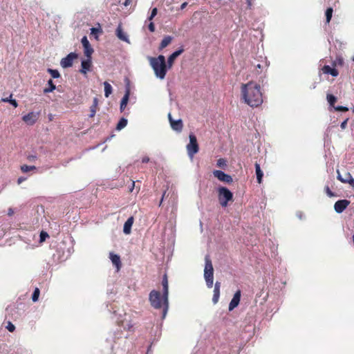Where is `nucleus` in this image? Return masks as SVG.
Wrapping results in <instances>:
<instances>
[{"instance_id": "nucleus-38", "label": "nucleus", "mask_w": 354, "mask_h": 354, "mask_svg": "<svg viewBox=\"0 0 354 354\" xmlns=\"http://www.w3.org/2000/svg\"><path fill=\"white\" fill-rule=\"evenodd\" d=\"M333 109H335V111L340 112H346L348 111V108L344 106H333Z\"/></svg>"}, {"instance_id": "nucleus-17", "label": "nucleus", "mask_w": 354, "mask_h": 354, "mask_svg": "<svg viewBox=\"0 0 354 354\" xmlns=\"http://www.w3.org/2000/svg\"><path fill=\"white\" fill-rule=\"evenodd\" d=\"M214 286V294L212 297V303L216 304L220 297V288L221 283L216 281Z\"/></svg>"}, {"instance_id": "nucleus-48", "label": "nucleus", "mask_w": 354, "mask_h": 354, "mask_svg": "<svg viewBox=\"0 0 354 354\" xmlns=\"http://www.w3.org/2000/svg\"><path fill=\"white\" fill-rule=\"evenodd\" d=\"M28 159L30 161H33V160H35V159H37V156H35V155H30V156H28Z\"/></svg>"}, {"instance_id": "nucleus-33", "label": "nucleus", "mask_w": 354, "mask_h": 354, "mask_svg": "<svg viewBox=\"0 0 354 354\" xmlns=\"http://www.w3.org/2000/svg\"><path fill=\"white\" fill-rule=\"evenodd\" d=\"M333 10L332 8H328L325 12L326 15V22L328 24L330 21L331 20L332 16H333Z\"/></svg>"}, {"instance_id": "nucleus-9", "label": "nucleus", "mask_w": 354, "mask_h": 354, "mask_svg": "<svg viewBox=\"0 0 354 354\" xmlns=\"http://www.w3.org/2000/svg\"><path fill=\"white\" fill-rule=\"evenodd\" d=\"M213 175L221 182L227 183H232L233 182L232 177L221 170H214Z\"/></svg>"}, {"instance_id": "nucleus-8", "label": "nucleus", "mask_w": 354, "mask_h": 354, "mask_svg": "<svg viewBox=\"0 0 354 354\" xmlns=\"http://www.w3.org/2000/svg\"><path fill=\"white\" fill-rule=\"evenodd\" d=\"M77 57L78 55L76 53H70L65 57L62 59L60 62V65L64 68L71 67L73 66V60L77 58Z\"/></svg>"}, {"instance_id": "nucleus-6", "label": "nucleus", "mask_w": 354, "mask_h": 354, "mask_svg": "<svg viewBox=\"0 0 354 354\" xmlns=\"http://www.w3.org/2000/svg\"><path fill=\"white\" fill-rule=\"evenodd\" d=\"M149 301L150 305L154 309L162 308L164 310V304L162 301V294L161 295L158 290H152L149 295Z\"/></svg>"}, {"instance_id": "nucleus-50", "label": "nucleus", "mask_w": 354, "mask_h": 354, "mask_svg": "<svg viewBox=\"0 0 354 354\" xmlns=\"http://www.w3.org/2000/svg\"><path fill=\"white\" fill-rule=\"evenodd\" d=\"M187 6V2H184V3H183L181 4L180 9V10H183L184 8H186Z\"/></svg>"}, {"instance_id": "nucleus-25", "label": "nucleus", "mask_w": 354, "mask_h": 354, "mask_svg": "<svg viewBox=\"0 0 354 354\" xmlns=\"http://www.w3.org/2000/svg\"><path fill=\"white\" fill-rule=\"evenodd\" d=\"M173 37L171 36L167 35L165 36L162 40L161 41L159 46V49L162 50L167 47L172 41Z\"/></svg>"}, {"instance_id": "nucleus-43", "label": "nucleus", "mask_w": 354, "mask_h": 354, "mask_svg": "<svg viewBox=\"0 0 354 354\" xmlns=\"http://www.w3.org/2000/svg\"><path fill=\"white\" fill-rule=\"evenodd\" d=\"M325 192L329 197H333L335 196L334 193L330 189L328 186L325 187Z\"/></svg>"}, {"instance_id": "nucleus-15", "label": "nucleus", "mask_w": 354, "mask_h": 354, "mask_svg": "<svg viewBox=\"0 0 354 354\" xmlns=\"http://www.w3.org/2000/svg\"><path fill=\"white\" fill-rule=\"evenodd\" d=\"M337 179L344 183H348L351 187H354V178L351 176L350 173H346L345 174V178H343L342 175L340 174L339 170H337Z\"/></svg>"}, {"instance_id": "nucleus-52", "label": "nucleus", "mask_w": 354, "mask_h": 354, "mask_svg": "<svg viewBox=\"0 0 354 354\" xmlns=\"http://www.w3.org/2000/svg\"><path fill=\"white\" fill-rule=\"evenodd\" d=\"M13 213H14L13 209H12V208H10V209H8V214L9 216H11V215H12V214H13Z\"/></svg>"}, {"instance_id": "nucleus-47", "label": "nucleus", "mask_w": 354, "mask_h": 354, "mask_svg": "<svg viewBox=\"0 0 354 354\" xmlns=\"http://www.w3.org/2000/svg\"><path fill=\"white\" fill-rule=\"evenodd\" d=\"M148 162H149V158L148 156H145L142 158V163H147Z\"/></svg>"}, {"instance_id": "nucleus-2", "label": "nucleus", "mask_w": 354, "mask_h": 354, "mask_svg": "<svg viewBox=\"0 0 354 354\" xmlns=\"http://www.w3.org/2000/svg\"><path fill=\"white\" fill-rule=\"evenodd\" d=\"M203 277L207 287L208 288H212L214 285V268L209 254H206L205 257Z\"/></svg>"}, {"instance_id": "nucleus-19", "label": "nucleus", "mask_w": 354, "mask_h": 354, "mask_svg": "<svg viewBox=\"0 0 354 354\" xmlns=\"http://www.w3.org/2000/svg\"><path fill=\"white\" fill-rule=\"evenodd\" d=\"M170 125H171V129L174 131H176L177 132L182 131L183 124V121L181 119H178V120H176L174 119H171L170 120Z\"/></svg>"}, {"instance_id": "nucleus-13", "label": "nucleus", "mask_w": 354, "mask_h": 354, "mask_svg": "<svg viewBox=\"0 0 354 354\" xmlns=\"http://www.w3.org/2000/svg\"><path fill=\"white\" fill-rule=\"evenodd\" d=\"M350 201L346 199L338 200L334 205V209L337 213H342L349 205Z\"/></svg>"}, {"instance_id": "nucleus-5", "label": "nucleus", "mask_w": 354, "mask_h": 354, "mask_svg": "<svg viewBox=\"0 0 354 354\" xmlns=\"http://www.w3.org/2000/svg\"><path fill=\"white\" fill-rule=\"evenodd\" d=\"M218 198L222 207H226L233 200V193L226 187H218Z\"/></svg>"}, {"instance_id": "nucleus-49", "label": "nucleus", "mask_w": 354, "mask_h": 354, "mask_svg": "<svg viewBox=\"0 0 354 354\" xmlns=\"http://www.w3.org/2000/svg\"><path fill=\"white\" fill-rule=\"evenodd\" d=\"M26 180V178H24V177H19L17 180V183L18 184H20L24 180Z\"/></svg>"}, {"instance_id": "nucleus-40", "label": "nucleus", "mask_w": 354, "mask_h": 354, "mask_svg": "<svg viewBox=\"0 0 354 354\" xmlns=\"http://www.w3.org/2000/svg\"><path fill=\"white\" fill-rule=\"evenodd\" d=\"M154 59H156V62L158 64H166L165 57L162 55H158V57H154Z\"/></svg>"}, {"instance_id": "nucleus-7", "label": "nucleus", "mask_w": 354, "mask_h": 354, "mask_svg": "<svg viewBox=\"0 0 354 354\" xmlns=\"http://www.w3.org/2000/svg\"><path fill=\"white\" fill-rule=\"evenodd\" d=\"M198 145L196 137L194 134L189 135V142L187 145V154L192 158L198 151Z\"/></svg>"}, {"instance_id": "nucleus-42", "label": "nucleus", "mask_w": 354, "mask_h": 354, "mask_svg": "<svg viewBox=\"0 0 354 354\" xmlns=\"http://www.w3.org/2000/svg\"><path fill=\"white\" fill-rule=\"evenodd\" d=\"M6 328L10 332H13L15 330V326L10 322H8V325L6 326Z\"/></svg>"}, {"instance_id": "nucleus-23", "label": "nucleus", "mask_w": 354, "mask_h": 354, "mask_svg": "<svg viewBox=\"0 0 354 354\" xmlns=\"http://www.w3.org/2000/svg\"><path fill=\"white\" fill-rule=\"evenodd\" d=\"M47 87H46L43 92L44 93H50L54 91L55 89H57L56 85L54 84L53 80L52 79H50L47 82ZM57 90L59 91V87H57Z\"/></svg>"}, {"instance_id": "nucleus-53", "label": "nucleus", "mask_w": 354, "mask_h": 354, "mask_svg": "<svg viewBox=\"0 0 354 354\" xmlns=\"http://www.w3.org/2000/svg\"><path fill=\"white\" fill-rule=\"evenodd\" d=\"M165 194H166V192H165L163 193L162 196V198H161V200H160V201L159 206H160V205H161V204H162V201H163L164 197H165Z\"/></svg>"}, {"instance_id": "nucleus-39", "label": "nucleus", "mask_w": 354, "mask_h": 354, "mask_svg": "<svg viewBox=\"0 0 354 354\" xmlns=\"http://www.w3.org/2000/svg\"><path fill=\"white\" fill-rule=\"evenodd\" d=\"M157 13H158L157 8H153L151 10L150 15L148 17V20L151 21L156 16Z\"/></svg>"}, {"instance_id": "nucleus-51", "label": "nucleus", "mask_w": 354, "mask_h": 354, "mask_svg": "<svg viewBox=\"0 0 354 354\" xmlns=\"http://www.w3.org/2000/svg\"><path fill=\"white\" fill-rule=\"evenodd\" d=\"M134 221V217L133 216H130L129 217H128L126 220V221Z\"/></svg>"}, {"instance_id": "nucleus-60", "label": "nucleus", "mask_w": 354, "mask_h": 354, "mask_svg": "<svg viewBox=\"0 0 354 354\" xmlns=\"http://www.w3.org/2000/svg\"><path fill=\"white\" fill-rule=\"evenodd\" d=\"M352 60L354 62V57L352 58Z\"/></svg>"}, {"instance_id": "nucleus-32", "label": "nucleus", "mask_w": 354, "mask_h": 354, "mask_svg": "<svg viewBox=\"0 0 354 354\" xmlns=\"http://www.w3.org/2000/svg\"><path fill=\"white\" fill-rule=\"evenodd\" d=\"M47 72L50 74L52 78L57 79L60 77V73L58 70L53 69L50 68H47Z\"/></svg>"}, {"instance_id": "nucleus-54", "label": "nucleus", "mask_w": 354, "mask_h": 354, "mask_svg": "<svg viewBox=\"0 0 354 354\" xmlns=\"http://www.w3.org/2000/svg\"><path fill=\"white\" fill-rule=\"evenodd\" d=\"M247 3H248V7L250 8V6L252 5L251 0H247Z\"/></svg>"}, {"instance_id": "nucleus-30", "label": "nucleus", "mask_w": 354, "mask_h": 354, "mask_svg": "<svg viewBox=\"0 0 354 354\" xmlns=\"http://www.w3.org/2000/svg\"><path fill=\"white\" fill-rule=\"evenodd\" d=\"M2 101L4 102H9L15 108L18 106V103L15 99H12V95H10L8 97L2 98Z\"/></svg>"}, {"instance_id": "nucleus-61", "label": "nucleus", "mask_w": 354, "mask_h": 354, "mask_svg": "<svg viewBox=\"0 0 354 354\" xmlns=\"http://www.w3.org/2000/svg\"><path fill=\"white\" fill-rule=\"evenodd\" d=\"M353 113H354V107H353Z\"/></svg>"}, {"instance_id": "nucleus-34", "label": "nucleus", "mask_w": 354, "mask_h": 354, "mask_svg": "<svg viewBox=\"0 0 354 354\" xmlns=\"http://www.w3.org/2000/svg\"><path fill=\"white\" fill-rule=\"evenodd\" d=\"M133 224V223H124L123 232L125 234H129L131 233Z\"/></svg>"}, {"instance_id": "nucleus-56", "label": "nucleus", "mask_w": 354, "mask_h": 354, "mask_svg": "<svg viewBox=\"0 0 354 354\" xmlns=\"http://www.w3.org/2000/svg\"><path fill=\"white\" fill-rule=\"evenodd\" d=\"M128 4H129V0H126V1L124 3V5L125 6H128Z\"/></svg>"}, {"instance_id": "nucleus-37", "label": "nucleus", "mask_w": 354, "mask_h": 354, "mask_svg": "<svg viewBox=\"0 0 354 354\" xmlns=\"http://www.w3.org/2000/svg\"><path fill=\"white\" fill-rule=\"evenodd\" d=\"M216 165L219 167H225L227 166V161L224 158H219L217 160Z\"/></svg>"}, {"instance_id": "nucleus-1", "label": "nucleus", "mask_w": 354, "mask_h": 354, "mask_svg": "<svg viewBox=\"0 0 354 354\" xmlns=\"http://www.w3.org/2000/svg\"><path fill=\"white\" fill-rule=\"evenodd\" d=\"M260 86L250 82L241 86V95L244 102L252 107H257L263 102Z\"/></svg>"}, {"instance_id": "nucleus-20", "label": "nucleus", "mask_w": 354, "mask_h": 354, "mask_svg": "<svg viewBox=\"0 0 354 354\" xmlns=\"http://www.w3.org/2000/svg\"><path fill=\"white\" fill-rule=\"evenodd\" d=\"M109 258H110L112 263L117 268V270H120L121 266H122L120 257L118 254H115L113 252H110L109 253Z\"/></svg>"}, {"instance_id": "nucleus-22", "label": "nucleus", "mask_w": 354, "mask_h": 354, "mask_svg": "<svg viewBox=\"0 0 354 354\" xmlns=\"http://www.w3.org/2000/svg\"><path fill=\"white\" fill-rule=\"evenodd\" d=\"M322 71L325 74L330 75L333 77H337L339 75L338 71L335 68H332L329 65H324L322 68Z\"/></svg>"}, {"instance_id": "nucleus-57", "label": "nucleus", "mask_w": 354, "mask_h": 354, "mask_svg": "<svg viewBox=\"0 0 354 354\" xmlns=\"http://www.w3.org/2000/svg\"><path fill=\"white\" fill-rule=\"evenodd\" d=\"M168 118H169V121H170V120H171V119H173V118H171V113H169V114H168Z\"/></svg>"}, {"instance_id": "nucleus-27", "label": "nucleus", "mask_w": 354, "mask_h": 354, "mask_svg": "<svg viewBox=\"0 0 354 354\" xmlns=\"http://www.w3.org/2000/svg\"><path fill=\"white\" fill-rule=\"evenodd\" d=\"M127 123H128V120L127 118H120L116 125L115 129L117 131L122 130L123 128H124L127 125Z\"/></svg>"}, {"instance_id": "nucleus-11", "label": "nucleus", "mask_w": 354, "mask_h": 354, "mask_svg": "<svg viewBox=\"0 0 354 354\" xmlns=\"http://www.w3.org/2000/svg\"><path fill=\"white\" fill-rule=\"evenodd\" d=\"M39 118V113L30 112L22 117V120L28 125H33Z\"/></svg>"}, {"instance_id": "nucleus-44", "label": "nucleus", "mask_w": 354, "mask_h": 354, "mask_svg": "<svg viewBox=\"0 0 354 354\" xmlns=\"http://www.w3.org/2000/svg\"><path fill=\"white\" fill-rule=\"evenodd\" d=\"M148 28H149V31L151 32H153L155 31V29H156L155 28V25H154V24L152 21H151L149 24Z\"/></svg>"}, {"instance_id": "nucleus-59", "label": "nucleus", "mask_w": 354, "mask_h": 354, "mask_svg": "<svg viewBox=\"0 0 354 354\" xmlns=\"http://www.w3.org/2000/svg\"><path fill=\"white\" fill-rule=\"evenodd\" d=\"M112 137H113V135H112L111 136H109V138H108L106 139V140H110Z\"/></svg>"}, {"instance_id": "nucleus-14", "label": "nucleus", "mask_w": 354, "mask_h": 354, "mask_svg": "<svg viewBox=\"0 0 354 354\" xmlns=\"http://www.w3.org/2000/svg\"><path fill=\"white\" fill-rule=\"evenodd\" d=\"M184 48L183 46L180 47L178 50L173 52L167 58V65L168 68H170L173 64L174 60L180 55L184 52Z\"/></svg>"}, {"instance_id": "nucleus-24", "label": "nucleus", "mask_w": 354, "mask_h": 354, "mask_svg": "<svg viewBox=\"0 0 354 354\" xmlns=\"http://www.w3.org/2000/svg\"><path fill=\"white\" fill-rule=\"evenodd\" d=\"M255 172L257 176V180L258 183H261L262 182L263 173L261 169L260 165L258 163L255 164Z\"/></svg>"}, {"instance_id": "nucleus-29", "label": "nucleus", "mask_w": 354, "mask_h": 354, "mask_svg": "<svg viewBox=\"0 0 354 354\" xmlns=\"http://www.w3.org/2000/svg\"><path fill=\"white\" fill-rule=\"evenodd\" d=\"M326 100H327V102L328 103V104L333 107L335 106V102H337V97L333 95V94H330V93H327L326 95Z\"/></svg>"}, {"instance_id": "nucleus-55", "label": "nucleus", "mask_w": 354, "mask_h": 354, "mask_svg": "<svg viewBox=\"0 0 354 354\" xmlns=\"http://www.w3.org/2000/svg\"><path fill=\"white\" fill-rule=\"evenodd\" d=\"M203 223L200 222V227H201V232H203Z\"/></svg>"}, {"instance_id": "nucleus-10", "label": "nucleus", "mask_w": 354, "mask_h": 354, "mask_svg": "<svg viewBox=\"0 0 354 354\" xmlns=\"http://www.w3.org/2000/svg\"><path fill=\"white\" fill-rule=\"evenodd\" d=\"M241 292L240 290H238L235 292L233 295L232 300L230 301L228 306L229 311L233 310L235 308H236L241 301Z\"/></svg>"}, {"instance_id": "nucleus-16", "label": "nucleus", "mask_w": 354, "mask_h": 354, "mask_svg": "<svg viewBox=\"0 0 354 354\" xmlns=\"http://www.w3.org/2000/svg\"><path fill=\"white\" fill-rule=\"evenodd\" d=\"M91 66V57H87V59H82L81 62V69L80 72L84 75H86Z\"/></svg>"}, {"instance_id": "nucleus-21", "label": "nucleus", "mask_w": 354, "mask_h": 354, "mask_svg": "<svg viewBox=\"0 0 354 354\" xmlns=\"http://www.w3.org/2000/svg\"><path fill=\"white\" fill-rule=\"evenodd\" d=\"M115 35L118 37V39H120L122 41H124L125 42H127L128 44L130 43L128 35L124 32L121 25H119L118 28L115 30Z\"/></svg>"}, {"instance_id": "nucleus-12", "label": "nucleus", "mask_w": 354, "mask_h": 354, "mask_svg": "<svg viewBox=\"0 0 354 354\" xmlns=\"http://www.w3.org/2000/svg\"><path fill=\"white\" fill-rule=\"evenodd\" d=\"M81 42H82V46H83L84 52V55H86V57H91V55L93 53V49L91 47V44L89 43V41L87 39V37L86 36H84L82 38Z\"/></svg>"}, {"instance_id": "nucleus-41", "label": "nucleus", "mask_w": 354, "mask_h": 354, "mask_svg": "<svg viewBox=\"0 0 354 354\" xmlns=\"http://www.w3.org/2000/svg\"><path fill=\"white\" fill-rule=\"evenodd\" d=\"M102 32V30L101 28H95V27H93L91 28V35H96L99 32Z\"/></svg>"}, {"instance_id": "nucleus-45", "label": "nucleus", "mask_w": 354, "mask_h": 354, "mask_svg": "<svg viewBox=\"0 0 354 354\" xmlns=\"http://www.w3.org/2000/svg\"><path fill=\"white\" fill-rule=\"evenodd\" d=\"M348 118L345 119L342 123L340 124V127L342 129H345L347 126Z\"/></svg>"}, {"instance_id": "nucleus-26", "label": "nucleus", "mask_w": 354, "mask_h": 354, "mask_svg": "<svg viewBox=\"0 0 354 354\" xmlns=\"http://www.w3.org/2000/svg\"><path fill=\"white\" fill-rule=\"evenodd\" d=\"M97 104H98V100L97 97H94L93 100V104L90 107V112H91V113L89 115L90 118H93L95 116Z\"/></svg>"}, {"instance_id": "nucleus-36", "label": "nucleus", "mask_w": 354, "mask_h": 354, "mask_svg": "<svg viewBox=\"0 0 354 354\" xmlns=\"http://www.w3.org/2000/svg\"><path fill=\"white\" fill-rule=\"evenodd\" d=\"M37 168L35 166H30V165H24L22 166H21V170L24 172V173H27L28 171H32V170H36Z\"/></svg>"}, {"instance_id": "nucleus-35", "label": "nucleus", "mask_w": 354, "mask_h": 354, "mask_svg": "<svg viewBox=\"0 0 354 354\" xmlns=\"http://www.w3.org/2000/svg\"><path fill=\"white\" fill-rule=\"evenodd\" d=\"M40 291L38 288H35L32 292L31 299L33 302H36L38 301L39 297Z\"/></svg>"}, {"instance_id": "nucleus-4", "label": "nucleus", "mask_w": 354, "mask_h": 354, "mask_svg": "<svg viewBox=\"0 0 354 354\" xmlns=\"http://www.w3.org/2000/svg\"><path fill=\"white\" fill-rule=\"evenodd\" d=\"M162 301L164 304V310L162 313V319H165L169 310V286L167 274H164L162 280Z\"/></svg>"}, {"instance_id": "nucleus-31", "label": "nucleus", "mask_w": 354, "mask_h": 354, "mask_svg": "<svg viewBox=\"0 0 354 354\" xmlns=\"http://www.w3.org/2000/svg\"><path fill=\"white\" fill-rule=\"evenodd\" d=\"M49 237V234L48 233L42 230L40 233H39V243L41 244V243H43L44 242H45L46 241V239Z\"/></svg>"}, {"instance_id": "nucleus-3", "label": "nucleus", "mask_w": 354, "mask_h": 354, "mask_svg": "<svg viewBox=\"0 0 354 354\" xmlns=\"http://www.w3.org/2000/svg\"><path fill=\"white\" fill-rule=\"evenodd\" d=\"M149 60L156 76L160 80H163L169 68L167 64H158L156 62V60L154 59V57H149Z\"/></svg>"}, {"instance_id": "nucleus-28", "label": "nucleus", "mask_w": 354, "mask_h": 354, "mask_svg": "<svg viewBox=\"0 0 354 354\" xmlns=\"http://www.w3.org/2000/svg\"><path fill=\"white\" fill-rule=\"evenodd\" d=\"M104 96L106 97H108L113 91V88L111 85L108 82H104Z\"/></svg>"}, {"instance_id": "nucleus-58", "label": "nucleus", "mask_w": 354, "mask_h": 354, "mask_svg": "<svg viewBox=\"0 0 354 354\" xmlns=\"http://www.w3.org/2000/svg\"><path fill=\"white\" fill-rule=\"evenodd\" d=\"M257 68H261V66L260 64H258L257 66H256Z\"/></svg>"}, {"instance_id": "nucleus-46", "label": "nucleus", "mask_w": 354, "mask_h": 354, "mask_svg": "<svg viewBox=\"0 0 354 354\" xmlns=\"http://www.w3.org/2000/svg\"><path fill=\"white\" fill-rule=\"evenodd\" d=\"M296 216H297V218L299 220H303V219H304V215L303 212H300V211L297 212V213H296Z\"/></svg>"}, {"instance_id": "nucleus-18", "label": "nucleus", "mask_w": 354, "mask_h": 354, "mask_svg": "<svg viewBox=\"0 0 354 354\" xmlns=\"http://www.w3.org/2000/svg\"><path fill=\"white\" fill-rule=\"evenodd\" d=\"M129 95H130V89H129V88L127 87V88H126L125 93L120 101V112L124 111V110L125 109V108L127 105V103L129 102Z\"/></svg>"}]
</instances>
